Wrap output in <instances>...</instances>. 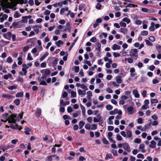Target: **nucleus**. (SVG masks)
<instances>
[{
    "instance_id": "obj_1",
    "label": "nucleus",
    "mask_w": 161,
    "mask_h": 161,
    "mask_svg": "<svg viewBox=\"0 0 161 161\" xmlns=\"http://www.w3.org/2000/svg\"><path fill=\"white\" fill-rule=\"evenodd\" d=\"M23 114L24 112H22L19 114H12L8 116V119L5 121H4L2 119L1 121L5 122L8 121L9 123L15 124L17 121H19L20 119H22Z\"/></svg>"
},
{
    "instance_id": "obj_2",
    "label": "nucleus",
    "mask_w": 161,
    "mask_h": 161,
    "mask_svg": "<svg viewBox=\"0 0 161 161\" xmlns=\"http://www.w3.org/2000/svg\"><path fill=\"white\" fill-rule=\"evenodd\" d=\"M138 50L136 49H131L130 51V56L136 59L138 57Z\"/></svg>"
},
{
    "instance_id": "obj_3",
    "label": "nucleus",
    "mask_w": 161,
    "mask_h": 161,
    "mask_svg": "<svg viewBox=\"0 0 161 161\" xmlns=\"http://www.w3.org/2000/svg\"><path fill=\"white\" fill-rule=\"evenodd\" d=\"M123 148L128 152H130L131 151L130 146L127 142L123 143Z\"/></svg>"
},
{
    "instance_id": "obj_4",
    "label": "nucleus",
    "mask_w": 161,
    "mask_h": 161,
    "mask_svg": "<svg viewBox=\"0 0 161 161\" xmlns=\"http://www.w3.org/2000/svg\"><path fill=\"white\" fill-rule=\"evenodd\" d=\"M9 127L12 129L16 130L18 129L19 130H20L22 129V127H19L18 125L16 124H15V125L12 124H10L9 125Z\"/></svg>"
},
{
    "instance_id": "obj_5",
    "label": "nucleus",
    "mask_w": 161,
    "mask_h": 161,
    "mask_svg": "<svg viewBox=\"0 0 161 161\" xmlns=\"http://www.w3.org/2000/svg\"><path fill=\"white\" fill-rule=\"evenodd\" d=\"M70 26V24L69 22H68L66 23L65 26H64V29L63 30V31H68L69 32L70 31V29H69Z\"/></svg>"
},
{
    "instance_id": "obj_6",
    "label": "nucleus",
    "mask_w": 161,
    "mask_h": 161,
    "mask_svg": "<svg viewBox=\"0 0 161 161\" xmlns=\"http://www.w3.org/2000/svg\"><path fill=\"white\" fill-rule=\"evenodd\" d=\"M42 113L41 109L39 108H37L36 109L35 111V114L36 117H39Z\"/></svg>"
},
{
    "instance_id": "obj_7",
    "label": "nucleus",
    "mask_w": 161,
    "mask_h": 161,
    "mask_svg": "<svg viewBox=\"0 0 161 161\" xmlns=\"http://www.w3.org/2000/svg\"><path fill=\"white\" fill-rule=\"evenodd\" d=\"M128 111V113L129 115H131L133 114V108L132 107L130 106L128 107L127 109Z\"/></svg>"
},
{
    "instance_id": "obj_8",
    "label": "nucleus",
    "mask_w": 161,
    "mask_h": 161,
    "mask_svg": "<svg viewBox=\"0 0 161 161\" xmlns=\"http://www.w3.org/2000/svg\"><path fill=\"white\" fill-rule=\"evenodd\" d=\"M132 93L135 97L137 98L139 97L140 95L137 90H134L132 91Z\"/></svg>"
},
{
    "instance_id": "obj_9",
    "label": "nucleus",
    "mask_w": 161,
    "mask_h": 161,
    "mask_svg": "<svg viewBox=\"0 0 161 161\" xmlns=\"http://www.w3.org/2000/svg\"><path fill=\"white\" fill-rule=\"evenodd\" d=\"M150 143H151V144H150L149 145V147H150L153 148H154L156 147V143L154 141V140L150 142Z\"/></svg>"
},
{
    "instance_id": "obj_10",
    "label": "nucleus",
    "mask_w": 161,
    "mask_h": 161,
    "mask_svg": "<svg viewBox=\"0 0 161 161\" xmlns=\"http://www.w3.org/2000/svg\"><path fill=\"white\" fill-rule=\"evenodd\" d=\"M155 23L154 22H152L151 24V25L149 27V30L151 31H153L155 30L154 26Z\"/></svg>"
},
{
    "instance_id": "obj_11",
    "label": "nucleus",
    "mask_w": 161,
    "mask_h": 161,
    "mask_svg": "<svg viewBox=\"0 0 161 161\" xmlns=\"http://www.w3.org/2000/svg\"><path fill=\"white\" fill-rule=\"evenodd\" d=\"M2 97L3 98H7L8 99H10L12 97V96L11 95L5 93L3 94Z\"/></svg>"
},
{
    "instance_id": "obj_12",
    "label": "nucleus",
    "mask_w": 161,
    "mask_h": 161,
    "mask_svg": "<svg viewBox=\"0 0 161 161\" xmlns=\"http://www.w3.org/2000/svg\"><path fill=\"white\" fill-rule=\"evenodd\" d=\"M124 4H127V5L126 6V7H133V8H135V7H137V6L136 5L133 4L131 3H124Z\"/></svg>"
},
{
    "instance_id": "obj_13",
    "label": "nucleus",
    "mask_w": 161,
    "mask_h": 161,
    "mask_svg": "<svg viewBox=\"0 0 161 161\" xmlns=\"http://www.w3.org/2000/svg\"><path fill=\"white\" fill-rule=\"evenodd\" d=\"M22 70L23 72H20L19 74L21 76L25 75H26L27 71L26 69L24 68H22Z\"/></svg>"
},
{
    "instance_id": "obj_14",
    "label": "nucleus",
    "mask_w": 161,
    "mask_h": 161,
    "mask_svg": "<svg viewBox=\"0 0 161 161\" xmlns=\"http://www.w3.org/2000/svg\"><path fill=\"white\" fill-rule=\"evenodd\" d=\"M127 29L125 28H121L119 29L120 32L123 33L124 34H126L127 33Z\"/></svg>"
},
{
    "instance_id": "obj_15",
    "label": "nucleus",
    "mask_w": 161,
    "mask_h": 161,
    "mask_svg": "<svg viewBox=\"0 0 161 161\" xmlns=\"http://www.w3.org/2000/svg\"><path fill=\"white\" fill-rule=\"evenodd\" d=\"M48 55V53L47 52H46L44 55L42 56L40 58V60L42 61Z\"/></svg>"
},
{
    "instance_id": "obj_16",
    "label": "nucleus",
    "mask_w": 161,
    "mask_h": 161,
    "mask_svg": "<svg viewBox=\"0 0 161 161\" xmlns=\"http://www.w3.org/2000/svg\"><path fill=\"white\" fill-rule=\"evenodd\" d=\"M112 49L114 50H115L116 49L119 50L120 49V47L116 44H114L112 47Z\"/></svg>"
},
{
    "instance_id": "obj_17",
    "label": "nucleus",
    "mask_w": 161,
    "mask_h": 161,
    "mask_svg": "<svg viewBox=\"0 0 161 161\" xmlns=\"http://www.w3.org/2000/svg\"><path fill=\"white\" fill-rule=\"evenodd\" d=\"M78 92L79 95H85L86 94V92L85 90L82 91L80 89L78 90Z\"/></svg>"
},
{
    "instance_id": "obj_18",
    "label": "nucleus",
    "mask_w": 161,
    "mask_h": 161,
    "mask_svg": "<svg viewBox=\"0 0 161 161\" xmlns=\"http://www.w3.org/2000/svg\"><path fill=\"white\" fill-rule=\"evenodd\" d=\"M121 76H117L116 78V81L117 82L118 84H120L122 82V80L121 79Z\"/></svg>"
},
{
    "instance_id": "obj_19",
    "label": "nucleus",
    "mask_w": 161,
    "mask_h": 161,
    "mask_svg": "<svg viewBox=\"0 0 161 161\" xmlns=\"http://www.w3.org/2000/svg\"><path fill=\"white\" fill-rule=\"evenodd\" d=\"M68 7H66L65 8H61L60 10V14L62 15L63 13L65 11H68Z\"/></svg>"
},
{
    "instance_id": "obj_20",
    "label": "nucleus",
    "mask_w": 161,
    "mask_h": 161,
    "mask_svg": "<svg viewBox=\"0 0 161 161\" xmlns=\"http://www.w3.org/2000/svg\"><path fill=\"white\" fill-rule=\"evenodd\" d=\"M78 38V37H77L76 38V39L74 40V42L72 43V44H71V45H70V46L69 47V51L71 50V49L73 47V46L74 45L75 43L77 41Z\"/></svg>"
},
{
    "instance_id": "obj_21",
    "label": "nucleus",
    "mask_w": 161,
    "mask_h": 161,
    "mask_svg": "<svg viewBox=\"0 0 161 161\" xmlns=\"http://www.w3.org/2000/svg\"><path fill=\"white\" fill-rule=\"evenodd\" d=\"M87 98L88 99H90L92 96V93L91 91H89L87 92Z\"/></svg>"
},
{
    "instance_id": "obj_22",
    "label": "nucleus",
    "mask_w": 161,
    "mask_h": 161,
    "mask_svg": "<svg viewBox=\"0 0 161 161\" xmlns=\"http://www.w3.org/2000/svg\"><path fill=\"white\" fill-rule=\"evenodd\" d=\"M122 21L126 22L127 24H129L130 22V20L127 17H125L122 19Z\"/></svg>"
},
{
    "instance_id": "obj_23",
    "label": "nucleus",
    "mask_w": 161,
    "mask_h": 161,
    "mask_svg": "<svg viewBox=\"0 0 161 161\" xmlns=\"http://www.w3.org/2000/svg\"><path fill=\"white\" fill-rule=\"evenodd\" d=\"M38 80H39V82H40V84L46 86L47 84L46 82L44 80H41V79H39V77H38Z\"/></svg>"
},
{
    "instance_id": "obj_24",
    "label": "nucleus",
    "mask_w": 161,
    "mask_h": 161,
    "mask_svg": "<svg viewBox=\"0 0 161 161\" xmlns=\"http://www.w3.org/2000/svg\"><path fill=\"white\" fill-rule=\"evenodd\" d=\"M23 96V92H19L16 94L15 97H22Z\"/></svg>"
},
{
    "instance_id": "obj_25",
    "label": "nucleus",
    "mask_w": 161,
    "mask_h": 161,
    "mask_svg": "<svg viewBox=\"0 0 161 161\" xmlns=\"http://www.w3.org/2000/svg\"><path fill=\"white\" fill-rule=\"evenodd\" d=\"M85 122L82 121H80L79 123V129H81L84 126Z\"/></svg>"
},
{
    "instance_id": "obj_26",
    "label": "nucleus",
    "mask_w": 161,
    "mask_h": 161,
    "mask_svg": "<svg viewBox=\"0 0 161 161\" xmlns=\"http://www.w3.org/2000/svg\"><path fill=\"white\" fill-rule=\"evenodd\" d=\"M151 122L150 121V123H147L144 126L143 128L144 129L145 131H146V130L147 129L149 128L150 127V125H151Z\"/></svg>"
},
{
    "instance_id": "obj_27",
    "label": "nucleus",
    "mask_w": 161,
    "mask_h": 161,
    "mask_svg": "<svg viewBox=\"0 0 161 161\" xmlns=\"http://www.w3.org/2000/svg\"><path fill=\"white\" fill-rule=\"evenodd\" d=\"M156 48L158 52L161 53V46L159 45H157L156 46Z\"/></svg>"
},
{
    "instance_id": "obj_28",
    "label": "nucleus",
    "mask_w": 161,
    "mask_h": 161,
    "mask_svg": "<svg viewBox=\"0 0 161 161\" xmlns=\"http://www.w3.org/2000/svg\"><path fill=\"white\" fill-rule=\"evenodd\" d=\"M58 59L57 58H55L54 60L52 62L53 66H55L57 64Z\"/></svg>"
},
{
    "instance_id": "obj_29",
    "label": "nucleus",
    "mask_w": 161,
    "mask_h": 161,
    "mask_svg": "<svg viewBox=\"0 0 161 161\" xmlns=\"http://www.w3.org/2000/svg\"><path fill=\"white\" fill-rule=\"evenodd\" d=\"M118 109H115L114 110L110 111L109 112V114L110 115H114L116 114H117V112H118Z\"/></svg>"
},
{
    "instance_id": "obj_30",
    "label": "nucleus",
    "mask_w": 161,
    "mask_h": 161,
    "mask_svg": "<svg viewBox=\"0 0 161 161\" xmlns=\"http://www.w3.org/2000/svg\"><path fill=\"white\" fill-rule=\"evenodd\" d=\"M113 158V157L112 154H106V156L105 157V159L107 160L108 158Z\"/></svg>"
},
{
    "instance_id": "obj_31",
    "label": "nucleus",
    "mask_w": 161,
    "mask_h": 161,
    "mask_svg": "<svg viewBox=\"0 0 161 161\" xmlns=\"http://www.w3.org/2000/svg\"><path fill=\"white\" fill-rule=\"evenodd\" d=\"M20 102L19 99H16L14 100V103L17 106H18L20 104Z\"/></svg>"
},
{
    "instance_id": "obj_32",
    "label": "nucleus",
    "mask_w": 161,
    "mask_h": 161,
    "mask_svg": "<svg viewBox=\"0 0 161 161\" xmlns=\"http://www.w3.org/2000/svg\"><path fill=\"white\" fill-rule=\"evenodd\" d=\"M55 44L58 47H59L60 46V44H63V42L61 40H58V41L55 42Z\"/></svg>"
},
{
    "instance_id": "obj_33",
    "label": "nucleus",
    "mask_w": 161,
    "mask_h": 161,
    "mask_svg": "<svg viewBox=\"0 0 161 161\" xmlns=\"http://www.w3.org/2000/svg\"><path fill=\"white\" fill-rule=\"evenodd\" d=\"M25 133L27 135H28L30 134V131H31V130L29 128H26L25 129Z\"/></svg>"
},
{
    "instance_id": "obj_34",
    "label": "nucleus",
    "mask_w": 161,
    "mask_h": 161,
    "mask_svg": "<svg viewBox=\"0 0 161 161\" xmlns=\"http://www.w3.org/2000/svg\"><path fill=\"white\" fill-rule=\"evenodd\" d=\"M148 34V32L147 31H143L141 32V35L142 36H146Z\"/></svg>"
},
{
    "instance_id": "obj_35",
    "label": "nucleus",
    "mask_w": 161,
    "mask_h": 161,
    "mask_svg": "<svg viewBox=\"0 0 161 161\" xmlns=\"http://www.w3.org/2000/svg\"><path fill=\"white\" fill-rule=\"evenodd\" d=\"M40 27L39 26H38L37 25H35L34 26V31L36 32L37 34H38L39 31V29L37 28V27Z\"/></svg>"
},
{
    "instance_id": "obj_36",
    "label": "nucleus",
    "mask_w": 161,
    "mask_h": 161,
    "mask_svg": "<svg viewBox=\"0 0 161 161\" xmlns=\"http://www.w3.org/2000/svg\"><path fill=\"white\" fill-rule=\"evenodd\" d=\"M22 19L21 21L22 22L25 23H26L27 22L28 20L26 17H25V16H22Z\"/></svg>"
},
{
    "instance_id": "obj_37",
    "label": "nucleus",
    "mask_w": 161,
    "mask_h": 161,
    "mask_svg": "<svg viewBox=\"0 0 161 161\" xmlns=\"http://www.w3.org/2000/svg\"><path fill=\"white\" fill-rule=\"evenodd\" d=\"M91 129L92 130H95L97 129V125L95 124H92L91 125Z\"/></svg>"
},
{
    "instance_id": "obj_38",
    "label": "nucleus",
    "mask_w": 161,
    "mask_h": 161,
    "mask_svg": "<svg viewBox=\"0 0 161 161\" xmlns=\"http://www.w3.org/2000/svg\"><path fill=\"white\" fill-rule=\"evenodd\" d=\"M113 108V106L111 105L108 104L106 106V108L108 110H111Z\"/></svg>"
},
{
    "instance_id": "obj_39",
    "label": "nucleus",
    "mask_w": 161,
    "mask_h": 161,
    "mask_svg": "<svg viewBox=\"0 0 161 161\" xmlns=\"http://www.w3.org/2000/svg\"><path fill=\"white\" fill-rule=\"evenodd\" d=\"M116 139L118 141H121L122 140V138L119 134L116 135Z\"/></svg>"
},
{
    "instance_id": "obj_40",
    "label": "nucleus",
    "mask_w": 161,
    "mask_h": 161,
    "mask_svg": "<svg viewBox=\"0 0 161 161\" xmlns=\"http://www.w3.org/2000/svg\"><path fill=\"white\" fill-rule=\"evenodd\" d=\"M97 47L96 48V49L99 51H101V45L99 43H97Z\"/></svg>"
},
{
    "instance_id": "obj_41",
    "label": "nucleus",
    "mask_w": 161,
    "mask_h": 161,
    "mask_svg": "<svg viewBox=\"0 0 161 161\" xmlns=\"http://www.w3.org/2000/svg\"><path fill=\"white\" fill-rule=\"evenodd\" d=\"M145 41L146 44L150 46H152L153 43L151 42L149 40H145Z\"/></svg>"
},
{
    "instance_id": "obj_42",
    "label": "nucleus",
    "mask_w": 161,
    "mask_h": 161,
    "mask_svg": "<svg viewBox=\"0 0 161 161\" xmlns=\"http://www.w3.org/2000/svg\"><path fill=\"white\" fill-rule=\"evenodd\" d=\"M149 40L152 42H153L155 41V37L153 36H151L148 37Z\"/></svg>"
},
{
    "instance_id": "obj_43",
    "label": "nucleus",
    "mask_w": 161,
    "mask_h": 161,
    "mask_svg": "<svg viewBox=\"0 0 161 161\" xmlns=\"http://www.w3.org/2000/svg\"><path fill=\"white\" fill-rule=\"evenodd\" d=\"M27 59L29 60H33V58L31 56V54L30 53H28Z\"/></svg>"
},
{
    "instance_id": "obj_44",
    "label": "nucleus",
    "mask_w": 161,
    "mask_h": 161,
    "mask_svg": "<svg viewBox=\"0 0 161 161\" xmlns=\"http://www.w3.org/2000/svg\"><path fill=\"white\" fill-rule=\"evenodd\" d=\"M71 97H76V93L75 92L72 91L71 92Z\"/></svg>"
},
{
    "instance_id": "obj_45",
    "label": "nucleus",
    "mask_w": 161,
    "mask_h": 161,
    "mask_svg": "<svg viewBox=\"0 0 161 161\" xmlns=\"http://www.w3.org/2000/svg\"><path fill=\"white\" fill-rule=\"evenodd\" d=\"M127 58H126L125 60H126ZM128 62L130 64L132 63L133 61V59L131 58H129L127 59Z\"/></svg>"
},
{
    "instance_id": "obj_46",
    "label": "nucleus",
    "mask_w": 161,
    "mask_h": 161,
    "mask_svg": "<svg viewBox=\"0 0 161 161\" xmlns=\"http://www.w3.org/2000/svg\"><path fill=\"white\" fill-rule=\"evenodd\" d=\"M68 94L66 92H64L62 94V97L63 98H66L67 97Z\"/></svg>"
},
{
    "instance_id": "obj_47",
    "label": "nucleus",
    "mask_w": 161,
    "mask_h": 161,
    "mask_svg": "<svg viewBox=\"0 0 161 161\" xmlns=\"http://www.w3.org/2000/svg\"><path fill=\"white\" fill-rule=\"evenodd\" d=\"M101 7L102 5L100 4L99 3H97L96 6V8L97 9L100 10L101 9Z\"/></svg>"
},
{
    "instance_id": "obj_48",
    "label": "nucleus",
    "mask_w": 161,
    "mask_h": 161,
    "mask_svg": "<svg viewBox=\"0 0 161 161\" xmlns=\"http://www.w3.org/2000/svg\"><path fill=\"white\" fill-rule=\"evenodd\" d=\"M119 24L121 27H125L126 26V24L125 23L123 22L122 21H121L119 23Z\"/></svg>"
},
{
    "instance_id": "obj_49",
    "label": "nucleus",
    "mask_w": 161,
    "mask_h": 161,
    "mask_svg": "<svg viewBox=\"0 0 161 161\" xmlns=\"http://www.w3.org/2000/svg\"><path fill=\"white\" fill-rule=\"evenodd\" d=\"M50 72L51 71L47 69H45L44 74H46V75H48L50 74Z\"/></svg>"
},
{
    "instance_id": "obj_50",
    "label": "nucleus",
    "mask_w": 161,
    "mask_h": 161,
    "mask_svg": "<svg viewBox=\"0 0 161 161\" xmlns=\"http://www.w3.org/2000/svg\"><path fill=\"white\" fill-rule=\"evenodd\" d=\"M20 16V15L18 13L15 12L14 14V17L15 18H18Z\"/></svg>"
},
{
    "instance_id": "obj_51",
    "label": "nucleus",
    "mask_w": 161,
    "mask_h": 161,
    "mask_svg": "<svg viewBox=\"0 0 161 161\" xmlns=\"http://www.w3.org/2000/svg\"><path fill=\"white\" fill-rule=\"evenodd\" d=\"M29 48V47L28 45H27L25 47H24L23 48V51L24 52H25L26 51H27Z\"/></svg>"
},
{
    "instance_id": "obj_52",
    "label": "nucleus",
    "mask_w": 161,
    "mask_h": 161,
    "mask_svg": "<svg viewBox=\"0 0 161 161\" xmlns=\"http://www.w3.org/2000/svg\"><path fill=\"white\" fill-rule=\"evenodd\" d=\"M141 140L139 138H136L134 140V142L135 143H140L141 142Z\"/></svg>"
},
{
    "instance_id": "obj_53",
    "label": "nucleus",
    "mask_w": 161,
    "mask_h": 161,
    "mask_svg": "<svg viewBox=\"0 0 161 161\" xmlns=\"http://www.w3.org/2000/svg\"><path fill=\"white\" fill-rule=\"evenodd\" d=\"M17 88V86H9L8 87V89L10 90H13L14 89H16Z\"/></svg>"
},
{
    "instance_id": "obj_54",
    "label": "nucleus",
    "mask_w": 161,
    "mask_h": 161,
    "mask_svg": "<svg viewBox=\"0 0 161 161\" xmlns=\"http://www.w3.org/2000/svg\"><path fill=\"white\" fill-rule=\"evenodd\" d=\"M84 63L87 64L89 66H91L92 65L90 61H87L86 60H84Z\"/></svg>"
},
{
    "instance_id": "obj_55",
    "label": "nucleus",
    "mask_w": 161,
    "mask_h": 161,
    "mask_svg": "<svg viewBox=\"0 0 161 161\" xmlns=\"http://www.w3.org/2000/svg\"><path fill=\"white\" fill-rule=\"evenodd\" d=\"M151 102L152 104L156 103L158 102V101L157 99H151Z\"/></svg>"
},
{
    "instance_id": "obj_56",
    "label": "nucleus",
    "mask_w": 161,
    "mask_h": 161,
    "mask_svg": "<svg viewBox=\"0 0 161 161\" xmlns=\"http://www.w3.org/2000/svg\"><path fill=\"white\" fill-rule=\"evenodd\" d=\"M126 134L128 137H130L132 136L131 132L130 130H128L126 131Z\"/></svg>"
},
{
    "instance_id": "obj_57",
    "label": "nucleus",
    "mask_w": 161,
    "mask_h": 161,
    "mask_svg": "<svg viewBox=\"0 0 161 161\" xmlns=\"http://www.w3.org/2000/svg\"><path fill=\"white\" fill-rule=\"evenodd\" d=\"M8 40H10L12 36V33L11 32H8L7 33Z\"/></svg>"
},
{
    "instance_id": "obj_58",
    "label": "nucleus",
    "mask_w": 161,
    "mask_h": 161,
    "mask_svg": "<svg viewBox=\"0 0 161 161\" xmlns=\"http://www.w3.org/2000/svg\"><path fill=\"white\" fill-rule=\"evenodd\" d=\"M7 61L8 63H10L12 62V59L9 56L8 57Z\"/></svg>"
},
{
    "instance_id": "obj_59",
    "label": "nucleus",
    "mask_w": 161,
    "mask_h": 161,
    "mask_svg": "<svg viewBox=\"0 0 161 161\" xmlns=\"http://www.w3.org/2000/svg\"><path fill=\"white\" fill-rule=\"evenodd\" d=\"M17 80V81L19 82H22L24 81L23 78H21L20 76H19L18 77Z\"/></svg>"
},
{
    "instance_id": "obj_60",
    "label": "nucleus",
    "mask_w": 161,
    "mask_h": 161,
    "mask_svg": "<svg viewBox=\"0 0 161 161\" xmlns=\"http://www.w3.org/2000/svg\"><path fill=\"white\" fill-rule=\"evenodd\" d=\"M67 111L69 113L73 111L72 107L70 106L68 107L67 109Z\"/></svg>"
},
{
    "instance_id": "obj_61",
    "label": "nucleus",
    "mask_w": 161,
    "mask_h": 161,
    "mask_svg": "<svg viewBox=\"0 0 161 161\" xmlns=\"http://www.w3.org/2000/svg\"><path fill=\"white\" fill-rule=\"evenodd\" d=\"M137 157L138 158H142V159H143L144 158L143 155L141 153L138 154L137 156Z\"/></svg>"
},
{
    "instance_id": "obj_62",
    "label": "nucleus",
    "mask_w": 161,
    "mask_h": 161,
    "mask_svg": "<svg viewBox=\"0 0 161 161\" xmlns=\"http://www.w3.org/2000/svg\"><path fill=\"white\" fill-rule=\"evenodd\" d=\"M80 87L85 90H87L88 89L87 87L84 84H81Z\"/></svg>"
},
{
    "instance_id": "obj_63",
    "label": "nucleus",
    "mask_w": 161,
    "mask_h": 161,
    "mask_svg": "<svg viewBox=\"0 0 161 161\" xmlns=\"http://www.w3.org/2000/svg\"><path fill=\"white\" fill-rule=\"evenodd\" d=\"M142 21L140 20H136L135 21V24L137 25H140L141 24Z\"/></svg>"
},
{
    "instance_id": "obj_64",
    "label": "nucleus",
    "mask_w": 161,
    "mask_h": 161,
    "mask_svg": "<svg viewBox=\"0 0 161 161\" xmlns=\"http://www.w3.org/2000/svg\"><path fill=\"white\" fill-rule=\"evenodd\" d=\"M111 152L114 156H116L118 154L117 152V150L113 149L111 151Z\"/></svg>"
}]
</instances>
